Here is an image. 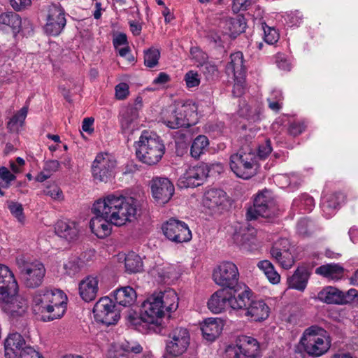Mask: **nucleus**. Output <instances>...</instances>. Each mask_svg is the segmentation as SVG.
<instances>
[{
  "instance_id": "1",
  "label": "nucleus",
  "mask_w": 358,
  "mask_h": 358,
  "mask_svg": "<svg viewBox=\"0 0 358 358\" xmlns=\"http://www.w3.org/2000/svg\"><path fill=\"white\" fill-rule=\"evenodd\" d=\"M92 210L95 216L90 222L91 231L103 238L110 234L111 224L121 227L136 220L140 206L133 197L111 193L96 201Z\"/></svg>"
},
{
  "instance_id": "2",
  "label": "nucleus",
  "mask_w": 358,
  "mask_h": 358,
  "mask_svg": "<svg viewBox=\"0 0 358 358\" xmlns=\"http://www.w3.org/2000/svg\"><path fill=\"white\" fill-rule=\"evenodd\" d=\"M67 301V296L62 290L45 287L35 293L31 308L38 320L50 322L64 315Z\"/></svg>"
},
{
  "instance_id": "3",
  "label": "nucleus",
  "mask_w": 358,
  "mask_h": 358,
  "mask_svg": "<svg viewBox=\"0 0 358 358\" xmlns=\"http://www.w3.org/2000/svg\"><path fill=\"white\" fill-rule=\"evenodd\" d=\"M135 154L138 160L148 166L157 164L165 153V145L161 137L150 130L142 131L134 142Z\"/></svg>"
},
{
  "instance_id": "4",
  "label": "nucleus",
  "mask_w": 358,
  "mask_h": 358,
  "mask_svg": "<svg viewBox=\"0 0 358 358\" xmlns=\"http://www.w3.org/2000/svg\"><path fill=\"white\" fill-rule=\"evenodd\" d=\"M164 313L162 303L155 292L143 301L140 315H130L129 319L136 327H147L150 331L159 334Z\"/></svg>"
},
{
  "instance_id": "5",
  "label": "nucleus",
  "mask_w": 358,
  "mask_h": 358,
  "mask_svg": "<svg viewBox=\"0 0 358 358\" xmlns=\"http://www.w3.org/2000/svg\"><path fill=\"white\" fill-rule=\"evenodd\" d=\"M300 343L303 351L309 356L318 357L328 352L331 347V339L326 330L313 325L303 331Z\"/></svg>"
},
{
  "instance_id": "6",
  "label": "nucleus",
  "mask_w": 358,
  "mask_h": 358,
  "mask_svg": "<svg viewBox=\"0 0 358 358\" xmlns=\"http://www.w3.org/2000/svg\"><path fill=\"white\" fill-rule=\"evenodd\" d=\"M16 265L20 271L24 285L28 288L38 287L43 281L46 269L39 261H30L25 255H19L15 259Z\"/></svg>"
},
{
  "instance_id": "7",
  "label": "nucleus",
  "mask_w": 358,
  "mask_h": 358,
  "mask_svg": "<svg viewBox=\"0 0 358 358\" xmlns=\"http://www.w3.org/2000/svg\"><path fill=\"white\" fill-rule=\"evenodd\" d=\"M229 166L237 177L249 179L257 174L259 168L257 156L252 150L241 149L230 156Z\"/></svg>"
},
{
  "instance_id": "8",
  "label": "nucleus",
  "mask_w": 358,
  "mask_h": 358,
  "mask_svg": "<svg viewBox=\"0 0 358 358\" xmlns=\"http://www.w3.org/2000/svg\"><path fill=\"white\" fill-rule=\"evenodd\" d=\"M234 291L227 289H220L213 293L208 301V308L213 313L223 312L227 306L233 310H237L245 306L248 301L247 294H238L236 296Z\"/></svg>"
},
{
  "instance_id": "9",
  "label": "nucleus",
  "mask_w": 358,
  "mask_h": 358,
  "mask_svg": "<svg viewBox=\"0 0 358 358\" xmlns=\"http://www.w3.org/2000/svg\"><path fill=\"white\" fill-rule=\"evenodd\" d=\"M280 208L271 192L264 190L255 196L253 206L250 207L246 213L247 220H256L259 216L266 218L278 215Z\"/></svg>"
},
{
  "instance_id": "10",
  "label": "nucleus",
  "mask_w": 358,
  "mask_h": 358,
  "mask_svg": "<svg viewBox=\"0 0 358 358\" xmlns=\"http://www.w3.org/2000/svg\"><path fill=\"white\" fill-rule=\"evenodd\" d=\"M196 106L192 102L187 101L178 104L166 117L163 120L164 124L172 129L180 127H189L194 124L192 117L196 115Z\"/></svg>"
},
{
  "instance_id": "11",
  "label": "nucleus",
  "mask_w": 358,
  "mask_h": 358,
  "mask_svg": "<svg viewBox=\"0 0 358 358\" xmlns=\"http://www.w3.org/2000/svg\"><path fill=\"white\" fill-rule=\"evenodd\" d=\"M239 279L237 266L229 261H224L217 265L213 272V280L219 286L234 292Z\"/></svg>"
},
{
  "instance_id": "12",
  "label": "nucleus",
  "mask_w": 358,
  "mask_h": 358,
  "mask_svg": "<svg viewBox=\"0 0 358 358\" xmlns=\"http://www.w3.org/2000/svg\"><path fill=\"white\" fill-rule=\"evenodd\" d=\"M190 343L189 331L184 327H176L169 334L166 343V352L170 357H177L183 355Z\"/></svg>"
},
{
  "instance_id": "13",
  "label": "nucleus",
  "mask_w": 358,
  "mask_h": 358,
  "mask_svg": "<svg viewBox=\"0 0 358 358\" xmlns=\"http://www.w3.org/2000/svg\"><path fill=\"white\" fill-rule=\"evenodd\" d=\"M93 313L98 322L107 326L116 324L120 317V310L108 296L101 298L95 303Z\"/></svg>"
},
{
  "instance_id": "14",
  "label": "nucleus",
  "mask_w": 358,
  "mask_h": 358,
  "mask_svg": "<svg viewBox=\"0 0 358 358\" xmlns=\"http://www.w3.org/2000/svg\"><path fill=\"white\" fill-rule=\"evenodd\" d=\"M210 171L208 164L200 162L189 167L178 180L177 185L180 189L194 188L203 183Z\"/></svg>"
},
{
  "instance_id": "15",
  "label": "nucleus",
  "mask_w": 358,
  "mask_h": 358,
  "mask_svg": "<svg viewBox=\"0 0 358 358\" xmlns=\"http://www.w3.org/2000/svg\"><path fill=\"white\" fill-rule=\"evenodd\" d=\"M116 160L107 152L99 153L92 164V173L94 180L106 182L113 176Z\"/></svg>"
},
{
  "instance_id": "16",
  "label": "nucleus",
  "mask_w": 358,
  "mask_h": 358,
  "mask_svg": "<svg viewBox=\"0 0 358 358\" xmlns=\"http://www.w3.org/2000/svg\"><path fill=\"white\" fill-rule=\"evenodd\" d=\"M164 236L175 243H182L192 239V232L184 222L171 218L162 226Z\"/></svg>"
},
{
  "instance_id": "17",
  "label": "nucleus",
  "mask_w": 358,
  "mask_h": 358,
  "mask_svg": "<svg viewBox=\"0 0 358 358\" xmlns=\"http://www.w3.org/2000/svg\"><path fill=\"white\" fill-rule=\"evenodd\" d=\"M66 24L64 8L56 4L48 8L46 23L43 27L45 33L51 36H59Z\"/></svg>"
},
{
  "instance_id": "18",
  "label": "nucleus",
  "mask_w": 358,
  "mask_h": 358,
  "mask_svg": "<svg viewBox=\"0 0 358 358\" xmlns=\"http://www.w3.org/2000/svg\"><path fill=\"white\" fill-rule=\"evenodd\" d=\"M150 186L153 199L159 205L168 203L174 194V185L167 178L154 177Z\"/></svg>"
},
{
  "instance_id": "19",
  "label": "nucleus",
  "mask_w": 358,
  "mask_h": 358,
  "mask_svg": "<svg viewBox=\"0 0 358 358\" xmlns=\"http://www.w3.org/2000/svg\"><path fill=\"white\" fill-rule=\"evenodd\" d=\"M241 294H247L248 301H245V306L238 308L243 310V315L254 321L266 320L269 315V308L262 300H254L252 299V292L250 289H245Z\"/></svg>"
},
{
  "instance_id": "20",
  "label": "nucleus",
  "mask_w": 358,
  "mask_h": 358,
  "mask_svg": "<svg viewBox=\"0 0 358 358\" xmlns=\"http://www.w3.org/2000/svg\"><path fill=\"white\" fill-rule=\"evenodd\" d=\"M18 285L8 266L0 264V301H8L17 293Z\"/></svg>"
},
{
  "instance_id": "21",
  "label": "nucleus",
  "mask_w": 358,
  "mask_h": 358,
  "mask_svg": "<svg viewBox=\"0 0 358 358\" xmlns=\"http://www.w3.org/2000/svg\"><path fill=\"white\" fill-rule=\"evenodd\" d=\"M204 207L215 212L222 211L230 206L227 194L221 189L212 188L205 192L203 199Z\"/></svg>"
},
{
  "instance_id": "22",
  "label": "nucleus",
  "mask_w": 358,
  "mask_h": 358,
  "mask_svg": "<svg viewBox=\"0 0 358 358\" xmlns=\"http://www.w3.org/2000/svg\"><path fill=\"white\" fill-rule=\"evenodd\" d=\"M345 201V195L341 192H333L324 194L320 200V208L322 215L327 219L332 217Z\"/></svg>"
},
{
  "instance_id": "23",
  "label": "nucleus",
  "mask_w": 358,
  "mask_h": 358,
  "mask_svg": "<svg viewBox=\"0 0 358 358\" xmlns=\"http://www.w3.org/2000/svg\"><path fill=\"white\" fill-rule=\"evenodd\" d=\"M56 234L68 243H75L79 239L78 223L70 220H58L55 227Z\"/></svg>"
},
{
  "instance_id": "24",
  "label": "nucleus",
  "mask_w": 358,
  "mask_h": 358,
  "mask_svg": "<svg viewBox=\"0 0 358 358\" xmlns=\"http://www.w3.org/2000/svg\"><path fill=\"white\" fill-rule=\"evenodd\" d=\"M270 254L285 269L290 268L298 258L296 248H271Z\"/></svg>"
},
{
  "instance_id": "25",
  "label": "nucleus",
  "mask_w": 358,
  "mask_h": 358,
  "mask_svg": "<svg viewBox=\"0 0 358 358\" xmlns=\"http://www.w3.org/2000/svg\"><path fill=\"white\" fill-rule=\"evenodd\" d=\"M79 294L85 302L94 300L99 292V279L93 275H88L83 279L78 285Z\"/></svg>"
},
{
  "instance_id": "26",
  "label": "nucleus",
  "mask_w": 358,
  "mask_h": 358,
  "mask_svg": "<svg viewBox=\"0 0 358 358\" xmlns=\"http://www.w3.org/2000/svg\"><path fill=\"white\" fill-rule=\"evenodd\" d=\"M138 118V108L135 106H126L120 113V122L122 133L124 135L129 134L136 127V120Z\"/></svg>"
},
{
  "instance_id": "27",
  "label": "nucleus",
  "mask_w": 358,
  "mask_h": 358,
  "mask_svg": "<svg viewBox=\"0 0 358 358\" xmlns=\"http://www.w3.org/2000/svg\"><path fill=\"white\" fill-rule=\"evenodd\" d=\"M25 341L18 333L10 334L4 343L6 358H18L22 350L24 348Z\"/></svg>"
},
{
  "instance_id": "28",
  "label": "nucleus",
  "mask_w": 358,
  "mask_h": 358,
  "mask_svg": "<svg viewBox=\"0 0 358 358\" xmlns=\"http://www.w3.org/2000/svg\"><path fill=\"white\" fill-rule=\"evenodd\" d=\"M226 73L229 76L233 75L234 78L246 77L247 67L242 52L231 54L230 61L226 66Z\"/></svg>"
},
{
  "instance_id": "29",
  "label": "nucleus",
  "mask_w": 358,
  "mask_h": 358,
  "mask_svg": "<svg viewBox=\"0 0 358 358\" xmlns=\"http://www.w3.org/2000/svg\"><path fill=\"white\" fill-rule=\"evenodd\" d=\"M223 321L218 317L206 319L201 327L203 337L208 341H214L221 334Z\"/></svg>"
},
{
  "instance_id": "30",
  "label": "nucleus",
  "mask_w": 358,
  "mask_h": 358,
  "mask_svg": "<svg viewBox=\"0 0 358 358\" xmlns=\"http://www.w3.org/2000/svg\"><path fill=\"white\" fill-rule=\"evenodd\" d=\"M309 278L310 273L308 269L305 267H299L292 275L287 278L288 288L303 292L307 287Z\"/></svg>"
},
{
  "instance_id": "31",
  "label": "nucleus",
  "mask_w": 358,
  "mask_h": 358,
  "mask_svg": "<svg viewBox=\"0 0 358 358\" xmlns=\"http://www.w3.org/2000/svg\"><path fill=\"white\" fill-rule=\"evenodd\" d=\"M315 273L329 281L336 282L343 278L344 268L338 264H327L316 268Z\"/></svg>"
},
{
  "instance_id": "32",
  "label": "nucleus",
  "mask_w": 358,
  "mask_h": 358,
  "mask_svg": "<svg viewBox=\"0 0 358 358\" xmlns=\"http://www.w3.org/2000/svg\"><path fill=\"white\" fill-rule=\"evenodd\" d=\"M317 299L327 304L342 305L343 291L333 286H326L317 293Z\"/></svg>"
},
{
  "instance_id": "33",
  "label": "nucleus",
  "mask_w": 358,
  "mask_h": 358,
  "mask_svg": "<svg viewBox=\"0 0 358 358\" xmlns=\"http://www.w3.org/2000/svg\"><path fill=\"white\" fill-rule=\"evenodd\" d=\"M2 302L4 303L3 309L13 319L22 317L26 313L27 303L23 300H19L17 294L10 301Z\"/></svg>"
},
{
  "instance_id": "34",
  "label": "nucleus",
  "mask_w": 358,
  "mask_h": 358,
  "mask_svg": "<svg viewBox=\"0 0 358 358\" xmlns=\"http://www.w3.org/2000/svg\"><path fill=\"white\" fill-rule=\"evenodd\" d=\"M114 297L117 305L129 307L136 301V293L132 287L127 286L116 289Z\"/></svg>"
},
{
  "instance_id": "35",
  "label": "nucleus",
  "mask_w": 358,
  "mask_h": 358,
  "mask_svg": "<svg viewBox=\"0 0 358 358\" xmlns=\"http://www.w3.org/2000/svg\"><path fill=\"white\" fill-rule=\"evenodd\" d=\"M155 294L161 301L164 311L171 313L178 308V297L173 289H169L164 292H155Z\"/></svg>"
},
{
  "instance_id": "36",
  "label": "nucleus",
  "mask_w": 358,
  "mask_h": 358,
  "mask_svg": "<svg viewBox=\"0 0 358 358\" xmlns=\"http://www.w3.org/2000/svg\"><path fill=\"white\" fill-rule=\"evenodd\" d=\"M262 109L258 106H250L245 101L240 103L238 114L240 117L246 119L250 122L260 120Z\"/></svg>"
},
{
  "instance_id": "37",
  "label": "nucleus",
  "mask_w": 358,
  "mask_h": 358,
  "mask_svg": "<svg viewBox=\"0 0 358 358\" xmlns=\"http://www.w3.org/2000/svg\"><path fill=\"white\" fill-rule=\"evenodd\" d=\"M1 25L10 27L14 33H19L22 26L21 17L13 11L2 13L0 15V26Z\"/></svg>"
},
{
  "instance_id": "38",
  "label": "nucleus",
  "mask_w": 358,
  "mask_h": 358,
  "mask_svg": "<svg viewBox=\"0 0 358 358\" xmlns=\"http://www.w3.org/2000/svg\"><path fill=\"white\" fill-rule=\"evenodd\" d=\"M292 207L301 213H310L315 207V201L309 194H303L293 200Z\"/></svg>"
},
{
  "instance_id": "39",
  "label": "nucleus",
  "mask_w": 358,
  "mask_h": 358,
  "mask_svg": "<svg viewBox=\"0 0 358 358\" xmlns=\"http://www.w3.org/2000/svg\"><path fill=\"white\" fill-rule=\"evenodd\" d=\"M209 145V140L205 135H199L193 141L191 148L190 154L194 159H198L208 149Z\"/></svg>"
},
{
  "instance_id": "40",
  "label": "nucleus",
  "mask_w": 358,
  "mask_h": 358,
  "mask_svg": "<svg viewBox=\"0 0 358 358\" xmlns=\"http://www.w3.org/2000/svg\"><path fill=\"white\" fill-rule=\"evenodd\" d=\"M257 267L264 272L268 281L272 284H278L280 281V275L275 271L273 265L268 260L258 262Z\"/></svg>"
},
{
  "instance_id": "41",
  "label": "nucleus",
  "mask_w": 358,
  "mask_h": 358,
  "mask_svg": "<svg viewBox=\"0 0 358 358\" xmlns=\"http://www.w3.org/2000/svg\"><path fill=\"white\" fill-rule=\"evenodd\" d=\"M125 268L127 272L138 273L142 270L143 262L138 255L134 252H129L124 258Z\"/></svg>"
},
{
  "instance_id": "42",
  "label": "nucleus",
  "mask_w": 358,
  "mask_h": 358,
  "mask_svg": "<svg viewBox=\"0 0 358 358\" xmlns=\"http://www.w3.org/2000/svg\"><path fill=\"white\" fill-rule=\"evenodd\" d=\"M28 113V107L24 106L15 113L7 122V129L10 131L17 130L18 127L22 126Z\"/></svg>"
},
{
  "instance_id": "43",
  "label": "nucleus",
  "mask_w": 358,
  "mask_h": 358,
  "mask_svg": "<svg viewBox=\"0 0 358 358\" xmlns=\"http://www.w3.org/2000/svg\"><path fill=\"white\" fill-rule=\"evenodd\" d=\"M253 6L258 9L259 13L258 17L261 16V8L255 5L254 0H233L231 10L234 13L250 10Z\"/></svg>"
},
{
  "instance_id": "44",
  "label": "nucleus",
  "mask_w": 358,
  "mask_h": 358,
  "mask_svg": "<svg viewBox=\"0 0 358 358\" xmlns=\"http://www.w3.org/2000/svg\"><path fill=\"white\" fill-rule=\"evenodd\" d=\"M84 266L83 262L78 257H71L64 264L65 273L71 277L75 276Z\"/></svg>"
},
{
  "instance_id": "45",
  "label": "nucleus",
  "mask_w": 358,
  "mask_h": 358,
  "mask_svg": "<svg viewBox=\"0 0 358 358\" xmlns=\"http://www.w3.org/2000/svg\"><path fill=\"white\" fill-rule=\"evenodd\" d=\"M160 51L157 48H150L144 50V64L148 68H153L158 64Z\"/></svg>"
},
{
  "instance_id": "46",
  "label": "nucleus",
  "mask_w": 358,
  "mask_h": 358,
  "mask_svg": "<svg viewBox=\"0 0 358 358\" xmlns=\"http://www.w3.org/2000/svg\"><path fill=\"white\" fill-rule=\"evenodd\" d=\"M313 222L308 217H303L297 223V233L302 236H309L313 231Z\"/></svg>"
},
{
  "instance_id": "47",
  "label": "nucleus",
  "mask_w": 358,
  "mask_h": 358,
  "mask_svg": "<svg viewBox=\"0 0 358 358\" xmlns=\"http://www.w3.org/2000/svg\"><path fill=\"white\" fill-rule=\"evenodd\" d=\"M229 29L232 35H238L245 31L246 23L243 18H231L228 21Z\"/></svg>"
},
{
  "instance_id": "48",
  "label": "nucleus",
  "mask_w": 358,
  "mask_h": 358,
  "mask_svg": "<svg viewBox=\"0 0 358 358\" xmlns=\"http://www.w3.org/2000/svg\"><path fill=\"white\" fill-rule=\"evenodd\" d=\"M262 28L264 34V39L266 43L272 45L278 41L279 34L275 28L268 27L265 22L262 24Z\"/></svg>"
},
{
  "instance_id": "49",
  "label": "nucleus",
  "mask_w": 358,
  "mask_h": 358,
  "mask_svg": "<svg viewBox=\"0 0 358 358\" xmlns=\"http://www.w3.org/2000/svg\"><path fill=\"white\" fill-rule=\"evenodd\" d=\"M307 125L304 121L294 120L289 123L288 134L294 137L301 134L306 129Z\"/></svg>"
},
{
  "instance_id": "50",
  "label": "nucleus",
  "mask_w": 358,
  "mask_h": 358,
  "mask_svg": "<svg viewBox=\"0 0 358 358\" xmlns=\"http://www.w3.org/2000/svg\"><path fill=\"white\" fill-rule=\"evenodd\" d=\"M303 16L299 10L291 11L285 17L286 23L290 27H299L303 22Z\"/></svg>"
},
{
  "instance_id": "51",
  "label": "nucleus",
  "mask_w": 358,
  "mask_h": 358,
  "mask_svg": "<svg viewBox=\"0 0 358 358\" xmlns=\"http://www.w3.org/2000/svg\"><path fill=\"white\" fill-rule=\"evenodd\" d=\"M159 280L166 283L169 280L176 278L175 269L172 266L159 268L157 270Z\"/></svg>"
},
{
  "instance_id": "52",
  "label": "nucleus",
  "mask_w": 358,
  "mask_h": 358,
  "mask_svg": "<svg viewBox=\"0 0 358 358\" xmlns=\"http://www.w3.org/2000/svg\"><path fill=\"white\" fill-rule=\"evenodd\" d=\"M8 208L10 213L17 218L20 222L24 221V215L22 205L18 202L10 201Z\"/></svg>"
},
{
  "instance_id": "53",
  "label": "nucleus",
  "mask_w": 358,
  "mask_h": 358,
  "mask_svg": "<svg viewBox=\"0 0 358 358\" xmlns=\"http://www.w3.org/2000/svg\"><path fill=\"white\" fill-rule=\"evenodd\" d=\"M234 84L232 90V94L234 97H241L245 91L246 77L234 78Z\"/></svg>"
},
{
  "instance_id": "54",
  "label": "nucleus",
  "mask_w": 358,
  "mask_h": 358,
  "mask_svg": "<svg viewBox=\"0 0 358 358\" xmlns=\"http://www.w3.org/2000/svg\"><path fill=\"white\" fill-rule=\"evenodd\" d=\"M0 179L4 182L1 187L3 188L8 189L10 186L11 182L16 179V176L12 173L6 167L1 166Z\"/></svg>"
},
{
  "instance_id": "55",
  "label": "nucleus",
  "mask_w": 358,
  "mask_h": 358,
  "mask_svg": "<svg viewBox=\"0 0 358 358\" xmlns=\"http://www.w3.org/2000/svg\"><path fill=\"white\" fill-rule=\"evenodd\" d=\"M273 150L270 139H265L263 143L258 145L257 156L264 159L268 157Z\"/></svg>"
},
{
  "instance_id": "56",
  "label": "nucleus",
  "mask_w": 358,
  "mask_h": 358,
  "mask_svg": "<svg viewBox=\"0 0 358 358\" xmlns=\"http://www.w3.org/2000/svg\"><path fill=\"white\" fill-rule=\"evenodd\" d=\"M202 73L207 80H213L214 77L217 76L218 69L215 64L205 63L201 65Z\"/></svg>"
},
{
  "instance_id": "57",
  "label": "nucleus",
  "mask_w": 358,
  "mask_h": 358,
  "mask_svg": "<svg viewBox=\"0 0 358 358\" xmlns=\"http://www.w3.org/2000/svg\"><path fill=\"white\" fill-rule=\"evenodd\" d=\"M185 81L187 87H194L199 86L200 84V79L197 72L194 71H189L185 75Z\"/></svg>"
},
{
  "instance_id": "58",
  "label": "nucleus",
  "mask_w": 358,
  "mask_h": 358,
  "mask_svg": "<svg viewBox=\"0 0 358 358\" xmlns=\"http://www.w3.org/2000/svg\"><path fill=\"white\" fill-rule=\"evenodd\" d=\"M122 350L128 353L139 354L142 352V346L136 342L125 341L121 345Z\"/></svg>"
},
{
  "instance_id": "59",
  "label": "nucleus",
  "mask_w": 358,
  "mask_h": 358,
  "mask_svg": "<svg viewBox=\"0 0 358 358\" xmlns=\"http://www.w3.org/2000/svg\"><path fill=\"white\" fill-rule=\"evenodd\" d=\"M115 97L119 100L125 99L129 94V85L125 83H119L115 86Z\"/></svg>"
},
{
  "instance_id": "60",
  "label": "nucleus",
  "mask_w": 358,
  "mask_h": 358,
  "mask_svg": "<svg viewBox=\"0 0 358 358\" xmlns=\"http://www.w3.org/2000/svg\"><path fill=\"white\" fill-rule=\"evenodd\" d=\"M20 358H43V356L36 350H35L32 347L25 346L24 348L22 350L20 355H19Z\"/></svg>"
},
{
  "instance_id": "61",
  "label": "nucleus",
  "mask_w": 358,
  "mask_h": 358,
  "mask_svg": "<svg viewBox=\"0 0 358 358\" xmlns=\"http://www.w3.org/2000/svg\"><path fill=\"white\" fill-rule=\"evenodd\" d=\"M44 194L53 199H59L62 196V190L56 185L47 187L44 190Z\"/></svg>"
},
{
  "instance_id": "62",
  "label": "nucleus",
  "mask_w": 358,
  "mask_h": 358,
  "mask_svg": "<svg viewBox=\"0 0 358 358\" xmlns=\"http://www.w3.org/2000/svg\"><path fill=\"white\" fill-rule=\"evenodd\" d=\"M343 298L342 305L350 303L358 298V290L352 288L346 292H343Z\"/></svg>"
},
{
  "instance_id": "63",
  "label": "nucleus",
  "mask_w": 358,
  "mask_h": 358,
  "mask_svg": "<svg viewBox=\"0 0 358 358\" xmlns=\"http://www.w3.org/2000/svg\"><path fill=\"white\" fill-rule=\"evenodd\" d=\"M113 46L117 48L120 45H128L127 36L124 33H118L113 40Z\"/></svg>"
},
{
  "instance_id": "64",
  "label": "nucleus",
  "mask_w": 358,
  "mask_h": 358,
  "mask_svg": "<svg viewBox=\"0 0 358 358\" xmlns=\"http://www.w3.org/2000/svg\"><path fill=\"white\" fill-rule=\"evenodd\" d=\"M95 255V250L92 248H86L85 250L81 253L79 259L85 264V262H89L93 259Z\"/></svg>"
}]
</instances>
